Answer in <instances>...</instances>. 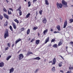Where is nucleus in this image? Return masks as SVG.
Wrapping results in <instances>:
<instances>
[{
	"mask_svg": "<svg viewBox=\"0 0 73 73\" xmlns=\"http://www.w3.org/2000/svg\"><path fill=\"white\" fill-rule=\"evenodd\" d=\"M37 29V27H34L33 28V30H34V31H35V30Z\"/></svg>",
	"mask_w": 73,
	"mask_h": 73,
	"instance_id": "obj_39",
	"label": "nucleus"
},
{
	"mask_svg": "<svg viewBox=\"0 0 73 73\" xmlns=\"http://www.w3.org/2000/svg\"><path fill=\"white\" fill-rule=\"evenodd\" d=\"M70 44H72V45H73V42H71L70 43Z\"/></svg>",
	"mask_w": 73,
	"mask_h": 73,
	"instance_id": "obj_49",
	"label": "nucleus"
},
{
	"mask_svg": "<svg viewBox=\"0 0 73 73\" xmlns=\"http://www.w3.org/2000/svg\"><path fill=\"white\" fill-rule=\"evenodd\" d=\"M44 61H46V59L44 60Z\"/></svg>",
	"mask_w": 73,
	"mask_h": 73,
	"instance_id": "obj_62",
	"label": "nucleus"
},
{
	"mask_svg": "<svg viewBox=\"0 0 73 73\" xmlns=\"http://www.w3.org/2000/svg\"><path fill=\"white\" fill-rule=\"evenodd\" d=\"M67 25V21H65L64 23V27H63L64 28H66V27Z\"/></svg>",
	"mask_w": 73,
	"mask_h": 73,
	"instance_id": "obj_5",
	"label": "nucleus"
},
{
	"mask_svg": "<svg viewBox=\"0 0 73 73\" xmlns=\"http://www.w3.org/2000/svg\"><path fill=\"white\" fill-rule=\"evenodd\" d=\"M9 28L11 31H13L11 26H10Z\"/></svg>",
	"mask_w": 73,
	"mask_h": 73,
	"instance_id": "obj_29",
	"label": "nucleus"
},
{
	"mask_svg": "<svg viewBox=\"0 0 73 73\" xmlns=\"http://www.w3.org/2000/svg\"><path fill=\"white\" fill-rule=\"evenodd\" d=\"M21 40V39H18L17 40L15 41V44H17V43L19 42V41H20Z\"/></svg>",
	"mask_w": 73,
	"mask_h": 73,
	"instance_id": "obj_14",
	"label": "nucleus"
},
{
	"mask_svg": "<svg viewBox=\"0 0 73 73\" xmlns=\"http://www.w3.org/2000/svg\"><path fill=\"white\" fill-rule=\"evenodd\" d=\"M22 31H24V28H23L22 29Z\"/></svg>",
	"mask_w": 73,
	"mask_h": 73,
	"instance_id": "obj_58",
	"label": "nucleus"
},
{
	"mask_svg": "<svg viewBox=\"0 0 73 73\" xmlns=\"http://www.w3.org/2000/svg\"><path fill=\"white\" fill-rule=\"evenodd\" d=\"M11 57V56H9L7 58H6V60L7 61H8L9 60L10 58Z\"/></svg>",
	"mask_w": 73,
	"mask_h": 73,
	"instance_id": "obj_20",
	"label": "nucleus"
},
{
	"mask_svg": "<svg viewBox=\"0 0 73 73\" xmlns=\"http://www.w3.org/2000/svg\"><path fill=\"white\" fill-rule=\"evenodd\" d=\"M7 25H8V22L6 21L4 24V27H7Z\"/></svg>",
	"mask_w": 73,
	"mask_h": 73,
	"instance_id": "obj_23",
	"label": "nucleus"
},
{
	"mask_svg": "<svg viewBox=\"0 0 73 73\" xmlns=\"http://www.w3.org/2000/svg\"><path fill=\"white\" fill-rule=\"evenodd\" d=\"M60 57H61V58H62V59H63V60H64V58L63 57H62V56L60 55Z\"/></svg>",
	"mask_w": 73,
	"mask_h": 73,
	"instance_id": "obj_47",
	"label": "nucleus"
},
{
	"mask_svg": "<svg viewBox=\"0 0 73 73\" xmlns=\"http://www.w3.org/2000/svg\"><path fill=\"white\" fill-rule=\"evenodd\" d=\"M62 63H60L59 64V67H61L62 66Z\"/></svg>",
	"mask_w": 73,
	"mask_h": 73,
	"instance_id": "obj_38",
	"label": "nucleus"
},
{
	"mask_svg": "<svg viewBox=\"0 0 73 73\" xmlns=\"http://www.w3.org/2000/svg\"><path fill=\"white\" fill-rule=\"evenodd\" d=\"M19 16H21V13H22V12H21V11H19Z\"/></svg>",
	"mask_w": 73,
	"mask_h": 73,
	"instance_id": "obj_35",
	"label": "nucleus"
},
{
	"mask_svg": "<svg viewBox=\"0 0 73 73\" xmlns=\"http://www.w3.org/2000/svg\"><path fill=\"white\" fill-rule=\"evenodd\" d=\"M12 25L13 27V28H14L15 29H16V24L15 23H12Z\"/></svg>",
	"mask_w": 73,
	"mask_h": 73,
	"instance_id": "obj_7",
	"label": "nucleus"
},
{
	"mask_svg": "<svg viewBox=\"0 0 73 73\" xmlns=\"http://www.w3.org/2000/svg\"><path fill=\"white\" fill-rule=\"evenodd\" d=\"M38 71V69H36V72H37Z\"/></svg>",
	"mask_w": 73,
	"mask_h": 73,
	"instance_id": "obj_53",
	"label": "nucleus"
},
{
	"mask_svg": "<svg viewBox=\"0 0 73 73\" xmlns=\"http://www.w3.org/2000/svg\"><path fill=\"white\" fill-rule=\"evenodd\" d=\"M37 15H38V12L37 11L36 12V16H37Z\"/></svg>",
	"mask_w": 73,
	"mask_h": 73,
	"instance_id": "obj_52",
	"label": "nucleus"
},
{
	"mask_svg": "<svg viewBox=\"0 0 73 73\" xmlns=\"http://www.w3.org/2000/svg\"><path fill=\"white\" fill-rule=\"evenodd\" d=\"M31 40V38H29V39H28V40Z\"/></svg>",
	"mask_w": 73,
	"mask_h": 73,
	"instance_id": "obj_61",
	"label": "nucleus"
},
{
	"mask_svg": "<svg viewBox=\"0 0 73 73\" xmlns=\"http://www.w3.org/2000/svg\"><path fill=\"white\" fill-rule=\"evenodd\" d=\"M52 63V61H50L49 62V63Z\"/></svg>",
	"mask_w": 73,
	"mask_h": 73,
	"instance_id": "obj_54",
	"label": "nucleus"
},
{
	"mask_svg": "<svg viewBox=\"0 0 73 73\" xmlns=\"http://www.w3.org/2000/svg\"><path fill=\"white\" fill-rule=\"evenodd\" d=\"M6 1L7 2V3H9V1H8V0H6Z\"/></svg>",
	"mask_w": 73,
	"mask_h": 73,
	"instance_id": "obj_55",
	"label": "nucleus"
},
{
	"mask_svg": "<svg viewBox=\"0 0 73 73\" xmlns=\"http://www.w3.org/2000/svg\"><path fill=\"white\" fill-rule=\"evenodd\" d=\"M56 5L57 6V7L58 9H59L60 8H62V7L63 5H62V4L61 3H58L56 4Z\"/></svg>",
	"mask_w": 73,
	"mask_h": 73,
	"instance_id": "obj_1",
	"label": "nucleus"
},
{
	"mask_svg": "<svg viewBox=\"0 0 73 73\" xmlns=\"http://www.w3.org/2000/svg\"><path fill=\"white\" fill-rule=\"evenodd\" d=\"M45 3L46 5H49V3L48 0H45Z\"/></svg>",
	"mask_w": 73,
	"mask_h": 73,
	"instance_id": "obj_19",
	"label": "nucleus"
},
{
	"mask_svg": "<svg viewBox=\"0 0 73 73\" xmlns=\"http://www.w3.org/2000/svg\"><path fill=\"white\" fill-rule=\"evenodd\" d=\"M29 32H30V29H28L27 31V35H29Z\"/></svg>",
	"mask_w": 73,
	"mask_h": 73,
	"instance_id": "obj_26",
	"label": "nucleus"
},
{
	"mask_svg": "<svg viewBox=\"0 0 73 73\" xmlns=\"http://www.w3.org/2000/svg\"><path fill=\"white\" fill-rule=\"evenodd\" d=\"M43 23H44V24H45V23H46V19L45 18H44V19H43Z\"/></svg>",
	"mask_w": 73,
	"mask_h": 73,
	"instance_id": "obj_13",
	"label": "nucleus"
},
{
	"mask_svg": "<svg viewBox=\"0 0 73 73\" xmlns=\"http://www.w3.org/2000/svg\"><path fill=\"white\" fill-rule=\"evenodd\" d=\"M14 46V44H13L12 45V47H13V46Z\"/></svg>",
	"mask_w": 73,
	"mask_h": 73,
	"instance_id": "obj_59",
	"label": "nucleus"
},
{
	"mask_svg": "<svg viewBox=\"0 0 73 73\" xmlns=\"http://www.w3.org/2000/svg\"><path fill=\"white\" fill-rule=\"evenodd\" d=\"M21 7H19V8L17 10V11H21L20 10V9H21Z\"/></svg>",
	"mask_w": 73,
	"mask_h": 73,
	"instance_id": "obj_33",
	"label": "nucleus"
},
{
	"mask_svg": "<svg viewBox=\"0 0 73 73\" xmlns=\"http://www.w3.org/2000/svg\"><path fill=\"white\" fill-rule=\"evenodd\" d=\"M4 64L3 62L0 63V67H3V66H4Z\"/></svg>",
	"mask_w": 73,
	"mask_h": 73,
	"instance_id": "obj_10",
	"label": "nucleus"
},
{
	"mask_svg": "<svg viewBox=\"0 0 73 73\" xmlns=\"http://www.w3.org/2000/svg\"><path fill=\"white\" fill-rule=\"evenodd\" d=\"M56 63V59L54 58L53 60V62L52 63V65H54V64H55Z\"/></svg>",
	"mask_w": 73,
	"mask_h": 73,
	"instance_id": "obj_17",
	"label": "nucleus"
},
{
	"mask_svg": "<svg viewBox=\"0 0 73 73\" xmlns=\"http://www.w3.org/2000/svg\"><path fill=\"white\" fill-rule=\"evenodd\" d=\"M9 49V48L8 47H7V48H6L5 49L6 50H8V49Z\"/></svg>",
	"mask_w": 73,
	"mask_h": 73,
	"instance_id": "obj_45",
	"label": "nucleus"
},
{
	"mask_svg": "<svg viewBox=\"0 0 73 73\" xmlns=\"http://www.w3.org/2000/svg\"><path fill=\"white\" fill-rule=\"evenodd\" d=\"M57 29H58V31H60L61 29H60V26L59 25H58L56 27Z\"/></svg>",
	"mask_w": 73,
	"mask_h": 73,
	"instance_id": "obj_11",
	"label": "nucleus"
},
{
	"mask_svg": "<svg viewBox=\"0 0 73 73\" xmlns=\"http://www.w3.org/2000/svg\"><path fill=\"white\" fill-rule=\"evenodd\" d=\"M53 46L55 48H57V44H55Z\"/></svg>",
	"mask_w": 73,
	"mask_h": 73,
	"instance_id": "obj_15",
	"label": "nucleus"
},
{
	"mask_svg": "<svg viewBox=\"0 0 73 73\" xmlns=\"http://www.w3.org/2000/svg\"><path fill=\"white\" fill-rule=\"evenodd\" d=\"M5 33H8V29H6L5 30Z\"/></svg>",
	"mask_w": 73,
	"mask_h": 73,
	"instance_id": "obj_28",
	"label": "nucleus"
},
{
	"mask_svg": "<svg viewBox=\"0 0 73 73\" xmlns=\"http://www.w3.org/2000/svg\"><path fill=\"white\" fill-rule=\"evenodd\" d=\"M49 37H48L44 41V44H46L47 43V42H48L49 41Z\"/></svg>",
	"mask_w": 73,
	"mask_h": 73,
	"instance_id": "obj_8",
	"label": "nucleus"
},
{
	"mask_svg": "<svg viewBox=\"0 0 73 73\" xmlns=\"http://www.w3.org/2000/svg\"><path fill=\"white\" fill-rule=\"evenodd\" d=\"M3 11H4V12H7V10L5 8H3Z\"/></svg>",
	"mask_w": 73,
	"mask_h": 73,
	"instance_id": "obj_34",
	"label": "nucleus"
},
{
	"mask_svg": "<svg viewBox=\"0 0 73 73\" xmlns=\"http://www.w3.org/2000/svg\"><path fill=\"white\" fill-rule=\"evenodd\" d=\"M24 57V56L22 54H19V60H21L22 58H23Z\"/></svg>",
	"mask_w": 73,
	"mask_h": 73,
	"instance_id": "obj_3",
	"label": "nucleus"
},
{
	"mask_svg": "<svg viewBox=\"0 0 73 73\" xmlns=\"http://www.w3.org/2000/svg\"><path fill=\"white\" fill-rule=\"evenodd\" d=\"M14 21H15V22H16V23H17V24H19V21H18V20H17V19H14Z\"/></svg>",
	"mask_w": 73,
	"mask_h": 73,
	"instance_id": "obj_25",
	"label": "nucleus"
},
{
	"mask_svg": "<svg viewBox=\"0 0 73 73\" xmlns=\"http://www.w3.org/2000/svg\"><path fill=\"white\" fill-rule=\"evenodd\" d=\"M39 42L40 40H36V43L37 45L39 43Z\"/></svg>",
	"mask_w": 73,
	"mask_h": 73,
	"instance_id": "obj_22",
	"label": "nucleus"
},
{
	"mask_svg": "<svg viewBox=\"0 0 73 73\" xmlns=\"http://www.w3.org/2000/svg\"><path fill=\"white\" fill-rule=\"evenodd\" d=\"M36 1H37V0H33V3H35V2H36Z\"/></svg>",
	"mask_w": 73,
	"mask_h": 73,
	"instance_id": "obj_50",
	"label": "nucleus"
},
{
	"mask_svg": "<svg viewBox=\"0 0 73 73\" xmlns=\"http://www.w3.org/2000/svg\"><path fill=\"white\" fill-rule=\"evenodd\" d=\"M9 9L10 10H11V11H13V9H12V8H9Z\"/></svg>",
	"mask_w": 73,
	"mask_h": 73,
	"instance_id": "obj_51",
	"label": "nucleus"
},
{
	"mask_svg": "<svg viewBox=\"0 0 73 73\" xmlns=\"http://www.w3.org/2000/svg\"><path fill=\"white\" fill-rule=\"evenodd\" d=\"M30 15H31V14H30V13H28L27 15H26V17H27V18H28V17H29V16Z\"/></svg>",
	"mask_w": 73,
	"mask_h": 73,
	"instance_id": "obj_30",
	"label": "nucleus"
},
{
	"mask_svg": "<svg viewBox=\"0 0 73 73\" xmlns=\"http://www.w3.org/2000/svg\"><path fill=\"white\" fill-rule=\"evenodd\" d=\"M60 72H62V73H63V72H64V71L62 70H60Z\"/></svg>",
	"mask_w": 73,
	"mask_h": 73,
	"instance_id": "obj_56",
	"label": "nucleus"
},
{
	"mask_svg": "<svg viewBox=\"0 0 73 73\" xmlns=\"http://www.w3.org/2000/svg\"><path fill=\"white\" fill-rule=\"evenodd\" d=\"M9 71L10 73H13L14 71V68H11L9 69Z\"/></svg>",
	"mask_w": 73,
	"mask_h": 73,
	"instance_id": "obj_6",
	"label": "nucleus"
},
{
	"mask_svg": "<svg viewBox=\"0 0 73 73\" xmlns=\"http://www.w3.org/2000/svg\"><path fill=\"white\" fill-rule=\"evenodd\" d=\"M66 73H72V72L70 71H68Z\"/></svg>",
	"mask_w": 73,
	"mask_h": 73,
	"instance_id": "obj_43",
	"label": "nucleus"
},
{
	"mask_svg": "<svg viewBox=\"0 0 73 73\" xmlns=\"http://www.w3.org/2000/svg\"><path fill=\"white\" fill-rule=\"evenodd\" d=\"M4 36L5 37H8L9 36L8 33H5Z\"/></svg>",
	"mask_w": 73,
	"mask_h": 73,
	"instance_id": "obj_18",
	"label": "nucleus"
},
{
	"mask_svg": "<svg viewBox=\"0 0 73 73\" xmlns=\"http://www.w3.org/2000/svg\"><path fill=\"white\" fill-rule=\"evenodd\" d=\"M62 3L64 5V7H67L68 6H67V3L65 2L64 0H63L62 1Z\"/></svg>",
	"mask_w": 73,
	"mask_h": 73,
	"instance_id": "obj_2",
	"label": "nucleus"
},
{
	"mask_svg": "<svg viewBox=\"0 0 73 73\" xmlns=\"http://www.w3.org/2000/svg\"><path fill=\"white\" fill-rule=\"evenodd\" d=\"M5 38H7L6 37H4Z\"/></svg>",
	"mask_w": 73,
	"mask_h": 73,
	"instance_id": "obj_63",
	"label": "nucleus"
},
{
	"mask_svg": "<svg viewBox=\"0 0 73 73\" xmlns=\"http://www.w3.org/2000/svg\"><path fill=\"white\" fill-rule=\"evenodd\" d=\"M73 69V66H70L69 67V69L70 70H72V69Z\"/></svg>",
	"mask_w": 73,
	"mask_h": 73,
	"instance_id": "obj_27",
	"label": "nucleus"
},
{
	"mask_svg": "<svg viewBox=\"0 0 73 73\" xmlns=\"http://www.w3.org/2000/svg\"><path fill=\"white\" fill-rule=\"evenodd\" d=\"M28 6L29 7H30V6H31V2L29 1L28 2Z\"/></svg>",
	"mask_w": 73,
	"mask_h": 73,
	"instance_id": "obj_31",
	"label": "nucleus"
},
{
	"mask_svg": "<svg viewBox=\"0 0 73 73\" xmlns=\"http://www.w3.org/2000/svg\"><path fill=\"white\" fill-rule=\"evenodd\" d=\"M38 36H39L40 35V33H38Z\"/></svg>",
	"mask_w": 73,
	"mask_h": 73,
	"instance_id": "obj_60",
	"label": "nucleus"
},
{
	"mask_svg": "<svg viewBox=\"0 0 73 73\" xmlns=\"http://www.w3.org/2000/svg\"><path fill=\"white\" fill-rule=\"evenodd\" d=\"M71 7H73V5H72Z\"/></svg>",
	"mask_w": 73,
	"mask_h": 73,
	"instance_id": "obj_64",
	"label": "nucleus"
},
{
	"mask_svg": "<svg viewBox=\"0 0 73 73\" xmlns=\"http://www.w3.org/2000/svg\"><path fill=\"white\" fill-rule=\"evenodd\" d=\"M54 33H59V32L58 31H54Z\"/></svg>",
	"mask_w": 73,
	"mask_h": 73,
	"instance_id": "obj_44",
	"label": "nucleus"
},
{
	"mask_svg": "<svg viewBox=\"0 0 73 73\" xmlns=\"http://www.w3.org/2000/svg\"><path fill=\"white\" fill-rule=\"evenodd\" d=\"M60 57H61V58H62V59H63V60H64V58L63 57H62V56L60 55Z\"/></svg>",
	"mask_w": 73,
	"mask_h": 73,
	"instance_id": "obj_46",
	"label": "nucleus"
},
{
	"mask_svg": "<svg viewBox=\"0 0 73 73\" xmlns=\"http://www.w3.org/2000/svg\"><path fill=\"white\" fill-rule=\"evenodd\" d=\"M48 29H46L45 30H44L43 32V34L45 35L48 32Z\"/></svg>",
	"mask_w": 73,
	"mask_h": 73,
	"instance_id": "obj_12",
	"label": "nucleus"
},
{
	"mask_svg": "<svg viewBox=\"0 0 73 73\" xmlns=\"http://www.w3.org/2000/svg\"><path fill=\"white\" fill-rule=\"evenodd\" d=\"M35 40V39H33L31 41V42H32L33 41Z\"/></svg>",
	"mask_w": 73,
	"mask_h": 73,
	"instance_id": "obj_48",
	"label": "nucleus"
},
{
	"mask_svg": "<svg viewBox=\"0 0 73 73\" xmlns=\"http://www.w3.org/2000/svg\"><path fill=\"white\" fill-rule=\"evenodd\" d=\"M8 15H11V14H12V13H11V11L10 10H8Z\"/></svg>",
	"mask_w": 73,
	"mask_h": 73,
	"instance_id": "obj_24",
	"label": "nucleus"
},
{
	"mask_svg": "<svg viewBox=\"0 0 73 73\" xmlns=\"http://www.w3.org/2000/svg\"><path fill=\"white\" fill-rule=\"evenodd\" d=\"M7 46H9V47H10L11 45V43H9L7 44Z\"/></svg>",
	"mask_w": 73,
	"mask_h": 73,
	"instance_id": "obj_36",
	"label": "nucleus"
},
{
	"mask_svg": "<svg viewBox=\"0 0 73 73\" xmlns=\"http://www.w3.org/2000/svg\"><path fill=\"white\" fill-rule=\"evenodd\" d=\"M3 16L4 17H5V18H6L7 19H9V17H8V15L6 14L5 13L4 14Z\"/></svg>",
	"mask_w": 73,
	"mask_h": 73,
	"instance_id": "obj_4",
	"label": "nucleus"
},
{
	"mask_svg": "<svg viewBox=\"0 0 73 73\" xmlns=\"http://www.w3.org/2000/svg\"><path fill=\"white\" fill-rule=\"evenodd\" d=\"M50 31L51 32H53V29H51Z\"/></svg>",
	"mask_w": 73,
	"mask_h": 73,
	"instance_id": "obj_57",
	"label": "nucleus"
},
{
	"mask_svg": "<svg viewBox=\"0 0 73 73\" xmlns=\"http://www.w3.org/2000/svg\"><path fill=\"white\" fill-rule=\"evenodd\" d=\"M70 23H72L73 22V19H71L70 20Z\"/></svg>",
	"mask_w": 73,
	"mask_h": 73,
	"instance_id": "obj_32",
	"label": "nucleus"
},
{
	"mask_svg": "<svg viewBox=\"0 0 73 73\" xmlns=\"http://www.w3.org/2000/svg\"><path fill=\"white\" fill-rule=\"evenodd\" d=\"M55 41V39H52L51 40V42H54Z\"/></svg>",
	"mask_w": 73,
	"mask_h": 73,
	"instance_id": "obj_40",
	"label": "nucleus"
},
{
	"mask_svg": "<svg viewBox=\"0 0 73 73\" xmlns=\"http://www.w3.org/2000/svg\"><path fill=\"white\" fill-rule=\"evenodd\" d=\"M34 60H40V58L39 57H38L35 58H34Z\"/></svg>",
	"mask_w": 73,
	"mask_h": 73,
	"instance_id": "obj_21",
	"label": "nucleus"
},
{
	"mask_svg": "<svg viewBox=\"0 0 73 73\" xmlns=\"http://www.w3.org/2000/svg\"><path fill=\"white\" fill-rule=\"evenodd\" d=\"M52 72H54L56 71V69H55V67H53L52 69Z\"/></svg>",
	"mask_w": 73,
	"mask_h": 73,
	"instance_id": "obj_16",
	"label": "nucleus"
},
{
	"mask_svg": "<svg viewBox=\"0 0 73 73\" xmlns=\"http://www.w3.org/2000/svg\"><path fill=\"white\" fill-rule=\"evenodd\" d=\"M27 54H33L31 52H29Z\"/></svg>",
	"mask_w": 73,
	"mask_h": 73,
	"instance_id": "obj_42",
	"label": "nucleus"
},
{
	"mask_svg": "<svg viewBox=\"0 0 73 73\" xmlns=\"http://www.w3.org/2000/svg\"><path fill=\"white\" fill-rule=\"evenodd\" d=\"M42 11L40 10L39 11V13L40 15H42Z\"/></svg>",
	"mask_w": 73,
	"mask_h": 73,
	"instance_id": "obj_37",
	"label": "nucleus"
},
{
	"mask_svg": "<svg viewBox=\"0 0 73 73\" xmlns=\"http://www.w3.org/2000/svg\"><path fill=\"white\" fill-rule=\"evenodd\" d=\"M0 19H1V20H2L3 19V17L1 15H0Z\"/></svg>",
	"mask_w": 73,
	"mask_h": 73,
	"instance_id": "obj_41",
	"label": "nucleus"
},
{
	"mask_svg": "<svg viewBox=\"0 0 73 73\" xmlns=\"http://www.w3.org/2000/svg\"><path fill=\"white\" fill-rule=\"evenodd\" d=\"M62 40H60L59 42L58 43V46H60V45H62Z\"/></svg>",
	"mask_w": 73,
	"mask_h": 73,
	"instance_id": "obj_9",
	"label": "nucleus"
}]
</instances>
